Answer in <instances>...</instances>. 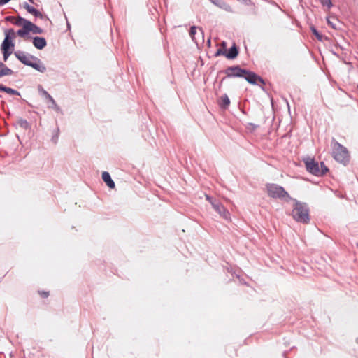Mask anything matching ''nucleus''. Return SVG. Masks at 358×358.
<instances>
[{
  "label": "nucleus",
  "instance_id": "28",
  "mask_svg": "<svg viewBox=\"0 0 358 358\" xmlns=\"http://www.w3.org/2000/svg\"><path fill=\"white\" fill-rule=\"evenodd\" d=\"M327 23L329 26H331L334 29H336V24L331 21L329 19H327Z\"/></svg>",
  "mask_w": 358,
  "mask_h": 358
},
{
  "label": "nucleus",
  "instance_id": "26",
  "mask_svg": "<svg viewBox=\"0 0 358 358\" xmlns=\"http://www.w3.org/2000/svg\"><path fill=\"white\" fill-rule=\"evenodd\" d=\"M312 31H313V33L316 36V37H317V38H319L320 40L321 39L322 36L319 34V32L316 30V29H315V28H313V29H312Z\"/></svg>",
  "mask_w": 358,
  "mask_h": 358
},
{
  "label": "nucleus",
  "instance_id": "2",
  "mask_svg": "<svg viewBox=\"0 0 358 358\" xmlns=\"http://www.w3.org/2000/svg\"><path fill=\"white\" fill-rule=\"evenodd\" d=\"M332 156L338 163L346 165L350 161V154L348 149L336 141L335 138L331 140Z\"/></svg>",
  "mask_w": 358,
  "mask_h": 358
},
{
  "label": "nucleus",
  "instance_id": "3",
  "mask_svg": "<svg viewBox=\"0 0 358 358\" xmlns=\"http://www.w3.org/2000/svg\"><path fill=\"white\" fill-rule=\"evenodd\" d=\"M15 37V31L13 29L5 31V38L1 44V51L3 55V60L6 61L12 53L14 48L13 39Z\"/></svg>",
  "mask_w": 358,
  "mask_h": 358
},
{
  "label": "nucleus",
  "instance_id": "5",
  "mask_svg": "<svg viewBox=\"0 0 358 358\" xmlns=\"http://www.w3.org/2000/svg\"><path fill=\"white\" fill-rule=\"evenodd\" d=\"M24 65L31 66L41 73L46 71V68L43 62L35 57L24 55Z\"/></svg>",
  "mask_w": 358,
  "mask_h": 358
},
{
  "label": "nucleus",
  "instance_id": "38",
  "mask_svg": "<svg viewBox=\"0 0 358 358\" xmlns=\"http://www.w3.org/2000/svg\"><path fill=\"white\" fill-rule=\"evenodd\" d=\"M226 45H227V44H226V42L223 41V42L222 43V45L223 46V48H226Z\"/></svg>",
  "mask_w": 358,
  "mask_h": 358
},
{
  "label": "nucleus",
  "instance_id": "22",
  "mask_svg": "<svg viewBox=\"0 0 358 358\" xmlns=\"http://www.w3.org/2000/svg\"><path fill=\"white\" fill-rule=\"evenodd\" d=\"M5 92H6L8 94H17L19 96L20 95V92H18L17 91H16L12 88L8 87H6Z\"/></svg>",
  "mask_w": 358,
  "mask_h": 358
},
{
  "label": "nucleus",
  "instance_id": "21",
  "mask_svg": "<svg viewBox=\"0 0 358 358\" xmlns=\"http://www.w3.org/2000/svg\"><path fill=\"white\" fill-rule=\"evenodd\" d=\"M320 171H321V176L326 174V173L329 171L328 168L324 164V162L320 163Z\"/></svg>",
  "mask_w": 358,
  "mask_h": 358
},
{
  "label": "nucleus",
  "instance_id": "29",
  "mask_svg": "<svg viewBox=\"0 0 358 358\" xmlns=\"http://www.w3.org/2000/svg\"><path fill=\"white\" fill-rule=\"evenodd\" d=\"M16 34L20 37H22V27H21L20 29L17 31V32H15V35Z\"/></svg>",
  "mask_w": 358,
  "mask_h": 358
},
{
  "label": "nucleus",
  "instance_id": "23",
  "mask_svg": "<svg viewBox=\"0 0 358 358\" xmlns=\"http://www.w3.org/2000/svg\"><path fill=\"white\" fill-rule=\"evenodd\" d=\"M220 55H224L226 57V50H222V48H219L217 50L216 52L215 53V57H218Z\"/></svg>",
  "mask_w": 358,
  "mask_h": 358
},
{
  "label": "nucleus",
  "instance_id": "14",
  "mask_svg": "<svg viewBox=\"0 0 358 358\" xmlns=\"http://www.w3.org/2000/svg\"><path fill=\"white\" fill-rule=\"evenodd\" d=\"M24 8H25L28 13L33 15L34 17L43 18V14L36 10L34 6H30L27 3H24Z\"/></svg>",
  "mask_w": 358,
  "mask_h": 358
},
{
  "label": "nucleus",
  "instance_id": "19",
  "mask_svg": "<svg viewBox=\"0 0 358 358\" xmlns=\"http://www.w3.org/2000/svg\"><path fill=\"white\" fill-rule=\"evenodd\" d=\"M196 27L195 26H192L190 27V30H189V35L192 39V41H194L196 43H197V40L196 38V34H197V31H196Z\"/></svg>",
  "mask_w": 358,
  "mask_h": 358
},
{
  "label": "nucleus",
  "instance_id": "9",
  "mask_svg": "<svg viewBox=\"0 0 358 358\" xmlns=\"http://www.w3.org/2000/svg\"><path fill=\"white\" fill-rule=\"evenodd\" d=\"M243 78L250 84L257 85V82L264 84L263 78L259 76L255 73L246 69V73H244Z\"/></svg>",
  "mask_w": 358,
  "mask_h": 358
},
{
  "label": "nucleus",
  "instance_id": "15",
  "mask_svg": "<svg viewBox=\"0 0 358 358\" xmlns=\"http://www.w3.org/2000/svg\"><path fill=\"white\" fill-rule=\"evenodd\" d=\"M238 55V50L237 46L234 44L229 50L228 52L226 51V57L229 59H235Z\"/></svg>",
  "mask_w": 358,
  "mask_h": 358
},
{
  "label": "nucleus",
  "instance_id": "16",
  "mask_svg": "<svg viewBox=\"0 0 358 358\" xmlns=\"http://www.w3.org/2000/svg\"><path fill=\"white\" fill-rule=\"evenodd\" d=\"M102 179L106 183V185L110 187V188H114L115 187V182L114 181L112 180L110 174L107 171H103V173H102Z\"/></svg>",
  "mask_w": 358,
  "mask_h": 358
},
{
  "label": "nucleus",
  "instance_id": "36",
  "mask_svg": "<svg viewBox=\"0 0 358 358\" xmlns=\"http://www.w3.org/2000/svg\"><path fill=\"white\" fill-rule=\"evenodd\" d=\"M52 141H54L55 143H56L57 141V136H53Z\"/></svg>",
  "mask_w": 358,
  "mask_h": 358
},
{
  "label": "nucleus",
  "instance_id": "13",
  "mask_svg": "<svg viewBox=\"0 0 358 358\" xmlns=\"http://www.w3.org/2000/svg\"><path fill=\"white\" fill-rule=\"evenodd\" d=\"M218 105L222 109H227L230 105V99L227 94L222 95L217 100Z\"/></svg>",
  "mask_w": 358,
  "mask_h": 358
},
{
  "label": "nucleus",
  "instance_id": "34",
  "mask_svg": "<svg viewBox=\"0 0 358 358\" xmlns=\"http://www.w3.org/2000/svg\"><path fill=\"white\" fill-rule=\"evenodd\" d=\"M242 1L247 5L250 3V0H242Z\"/></svg>",
  "mask_w": 358,
  "mask_h": 358
},
{
  "label": "nucleus",
  "instance_id": "37",
  "mask_svg": "<svg viewBox=\"0 0 358 358\" xmlns=\"http://www.w3.org/2000/svg\"><path fill=\"white\" fill-rule=\"evenodd\" d=\"M23 124H24V128H26V127H27V125H28L27 122V121H24V122H23Z\"/></svg>",
  "mask_w": 358,
  "mask_h": 358
},
{
  "label": "nucleus",
  "instance_id": "40",
  "mask_svg": "<svg viewBox=\"0 0 358 358\" xmlns=\"http://www.w3.org/2000/svg\"><path fill=\"white\" fill-rule=\"evenodd\" d=\"M211 1L213 2V0H211Z\"/></svg>",
  "mask_w": 358,
  "mask_h": 358
},
{
  "label": "nucleus",
  "instance_id": "20",
  "mask_svg": "<svg viewBox=\"0 0 358 358\" xmlns=\"http://www.w3.org/2000/svg\"><path fill=\"white\" fill-rule=\"evenodd\" d=\"M323 6L327 7L328 9L331 8L333 6L331 0H320Z\"/></svg>",
  "mask_w": 358,
  "mask_h": 358
},
{
  "label": "nucleus",
  "instance_id": "12",
  "mask_svg": "<svg viewBox=\"0 0 358 358\" xmlns=\"http://www.w3.org/2000/svg\"><path fill=\"white\" fill-rule=\"evenodd\" d=\"M32 43L34 47L38 50H42L47 45L45 38L38 36L34 37L32 38Z\"/></svg>",
  "mask_w": 358,
  "mask_h": 358
},
{
  "label": "nucleus",
  "instance_id": "33",
  "mask_svg": "<svg viewBox=\"0 0 358 358\" xmlns=\"http://www.w3.org/2000/svg\"><path fill=\"white\" fill-rule=\"evenodd\" d=\"M29 2L36 6H38V5L35 2V0H29Z\"/></svg>",
  "mask_w": 358,
  "mask_h": 358
},
{
  "label": "nucleus",
  "instance_id": "7",
  "mask_svg": "<svg viewBox=\"0 0 358 358\" xmlns=\"http://www.w3.org/2000/svg\"><path fill=\"white\" fill-rule=\"evenodd\" d=\"M225 74L229 78L238 77L243 78L246 69H241L239 66H232L227 68L224 71Z\"/></svg>",
  "mask_w": 358,
  "mask_h": 358
},
{
  "label": "nucleus",
  "instance_id": "1",
  "mask_svg": "<svg viewBox=\"0 0 358 358\" xmlns=\"http://www.w3.org/2000/svg\"><path fill=\"white\" fill-rule=\"evenodd\" d=\"M294 205L292 211V217L297 222L308 224L310 221L309 208L306 203L293 199Z\"/></svg>",
  "mask_w": 358,
  "mask_h": 358
},
{
  "label": "nucleus",
  "instance_id": "11",
  "mask_svg": "<svg viewBox=\"0 0 358 358\" xmlns=\"http://www.w3.org/2000/svg\"><path fill=\"white\" fill-rule=\"evenodd\" d=\"M38 90H39V92H41V94L42 95H43L47 99H48L50 101V102L51 103V106H50V108H52L55 110L59 111L60 110L59 107L57 105L55 99L51 96V95L46 90H45L41 86H39Z\"/></svg>",
  "mask_w": 358,
  "mask_h": 358
},
{
  "label": "nucleus",
  "instance_id": "39",
  "mask_svg": "<svg viewBox=\"0 0 358 358\" xmlns=\"http://www.w3.org/2000/svg\"><path fill=\"white\" fill-rule=\"evenodd\" d=\"M357 343H358V338H357Z\"/></svg>",
  "mask_w": 358,
  "mask_h": 358
},
{
  "label": "nucleus",
  "instance_id": "6",
  "mask_svg": "<svg viewBox=\"0 0 358 358\" xmlns=\"http://www.w3.org/2000/svg\"><path fill=\"white\" fill-rule=\"evenodd\" d=\"M29 32H32L35 34H41L43 32V30L29 20L24 18V38H25Z\"/></svg>",
  "mask_w": 358,
  "mask_h": 358
},
{
  "label": "nucleus",
  "instance_id": "35",
  "mask_svg": "<svg viewBox=\"0 0 358 358\" xmlns=\"http://www.w3.org/2000/svg\"><path fill=\"white\" fill-rule=\"evenodd\" d=\"M17 124L21 127H22V120H19L18 122H17Z\"/></svg>",
  "mask_w": 358,
  "mask_h": 358
},
{
  "label": "nucleus",
  "instance_id": "25",
  "mask_svg": "<svg viewBox=\"0 0 358 358\" xmlns=\"http://www.w3.org/2000/svg\"><path fill=\"white\" fill-rule=\"evenodd\" d=\"M15 55L16 56V57L21 62H22V52H20V51H17L16 52H15Z\"/></svg>",
  "mask_w": 358,
  "mask_h": 358
},
{
  "label": "nucleus",
  "instance_id": "17",
  "mask_svg": "<svg viewBox=\"0 0 358 358\" xmlns=\"http://www.w3.org/2000/svg\"><path fill=\"white\" fill-rule=\"evenodd\" d=\"M13 73V71L7 67L3 62H0V78L5 76H10Z\"/></svg>",
  "mask_w": 358,
  "mask_h": 358
},
{
  "label": "nucleus",
  "instance_id": "24",
  "mask_svg": "<svg viewBox=\"0 0 358 358\" xmlns=\"http://www.w3.org/2000/svg\"><path fill=\"white\" fill-rule=\"evenodd\" d=\"M206 200L208 201H209L212 206H213V203L218 202L216 199H213V197H211L208 195H206Z\"/></svg>",
  "mask_w": 358,
  "mask_h": 358
},
{
  "label": "nucleus",
  "instance_id": "31",
  "mask_svg": "<svg viewBox=\"0 0 358 358\" xmlns=\"http://www.w3.org/2000/svg\"><path fill=\"white\" fill-rule=\"evenodd\" d=\"M6 87L0 84V92H6Z\"/></svg>",
  "mask_w": 358,
  "mask_h": 358
},
{
  "label": "nucleus",
  "instance_id": "4",
  "mask_svg": "<svg viewBox=\"0 0 358 358\" xmlns=\"http://www.w3.org/2000/svg\"><path fill=\"white\" fill-rule=\"evenodd\" d=\"M268 195L273 199L289 201L292 200L288 192L282 187L276 184L266 185Z\"/></svg>",
  "mask_w": 358,
  "mask_h": 358
},
{
  "label": "nucleus",
  "instance_id": "18",
  "mask_svg": "<svg viewBox=\"0 0 358 358\" xmlns=\"http://www.w3.org/2000/svg\"><path fill=\"white\" fill-rule=\"evenodd\" d=\"M6 20L8 21H10L13 24L17 26H22V17L18 16L17 18H15L14 17H7Z\"/></svg>",
  "mask_w": 358,
  "mask_h": 358
},
{
  "label": "nucleus",
  "instance_id": "10",
  "mask_svg": "<svg viewBox=\"0 0 358 358\" xmlns=\"http://www.w3.org/2000/svg\"><path fill=\"white\" fill-rule=\"evenodd\" d=\"M213 208L224 219H225L226 220H230V213H229V212L219 201L217 203H213Z\"/></svg>",
  "mask_w": 358,
  "mask_h": 358
},
{
  "label": "nucleus",
  "instance_id": "32",
  "mask_svg": "<svg viewBox=\"0 0 358 358\" xmlns=\"http://www.w3.org/2000/svg\"><path fill=\"white\" fill-rule=\"evenodd\" d=\"M199 34L201 35V36L202 38H203V29L201 28H199Z\"/></svg>",
  "mask_w": 358,
  "mask_h": 358
},
{
  "label": "nucleus",
  "instance_id": "30",
  "mask_svg": "<svg viewBox=\"0 0 358 358\" xmlns=\"http://www.w3.org/2000/svg\"><path fill=\"white\" fill-rule=\"evenodd\" d=\"M10 0H0V6H2L7 3H8Z\"/></svg>",
  "mask_w": 358,
  "mask_h": 358
},
{
  "label": "nucleus",
  "instance_id": "8",
  "mask_svg": "<svg viewBox=\"0 0 358 358\" xmlns=\"http://www.w3.org/2000/svg\"><path fill=\"white\" fill-rule=\"evenodd\" d=\"M306 168L310 173L320 176L321 171H320V165L318 162H315L314 159L308 158L305 161Z\"/></svg>",
  "mask_w": 358,
  "mask_h": 358
},
{
  "label": "nucleus",
  "instance_id": "27",
  "mask_svg": "<svg viewBox=\"0 0 358 358\" xmlns=\"http://www.w3.org/2000/svg\"><path fill=\"white\" fill-rule=\"evenodd\" d=\"M39 294L43 298H46V297H48L49 296V292H48L43 291V292H40Z\"/></svg>",
  "mask_w": 358,
  "mask_h": 358
}]
</instances>
